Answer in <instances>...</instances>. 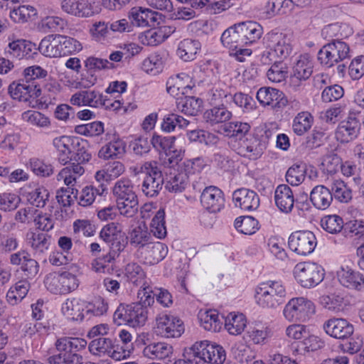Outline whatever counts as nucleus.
<instances>
[{
	"label": "nucleus",
	"mask_w": 364,
	"mask_h": 364,
	"mask_svg": "<svg viewBox=\"0 0 364 364\" xmlns=\"http://www.w3.org/2000/svg\"><path fill=\"white\" fill-rule=\"evenodd\" d=\"M55 345L58 353L48 358L50 364H83V357L78 352L85 348L87 341L85 339L61 337Z\"/></svg>",
	"instance_id": "obj_1"
},
{
	"label": "nucleus",
	"mask_w": 364,
	"mask_h": 364,
	"mask_svg": "<svg viewBox=\"0 0 364 364\" xmlns=\"http://www.w3.org/2000/svg\"><path fill=\"white\" fill-rule=\"evenodd\" d=\"M134 184L127 178L118 180L112 188L119 213L127 218L134 217L138 212L139 201Z\"/></svg>",
	"instance_id": "obj_2"
},
{
	"label": "nucleus",
	"mask_w": 364,
	"mask_h": 364,
	"mask_svg": "<svg viewBox=\"0 0 364 364\" xmlns=\"http://www.w3.org/2000/svg\"><path fill=\"white\" fill-rule=\"evenodd\" d=\"M287 291L279 281L269 280L259 284L255 289V299L263 309H275L284 303Z\"/></svg>",
	"instance_id": "obj_3"
},
{
	"label": "nucleus",
	"mask_w": 364,
	"mask_h": 364,
	"mask_svg": "<svg viewBox=\"0 0 364 364\" xmlns=\"http://www.w3.org/2000/svg\"><path fill=\"white\" fill-rule=\"evenodd\" d=\"M267 50L262 55V60L273 61L275 58H286L292 51L291 37L287 33L272 31L266 34L264 38Z\"/></svg>",
	"instance_id": "obj_4"
},
{
	"label": "nucleus",
	"mask_w": 364,
	"mask_h": 364,
	"mask_svg": "<svg viewBox=\"0 0 364 364\" xmlns=\"http://www.w3.org/2000/svg\"><path fill=\"white\" fill-rule=\"evenodd\" d=\"M44 284L50 293L63 295L75 291L80 285V280L70 272H55L46 276Z\"/></svg>",
	"instance_id": "obj_5"
},
{
	"label": "nucleus",
	"mask_w": 364,
	"mask_h": 364,
	"mask_svg": "<svg viewBox=\"0 0 364 364\" xmlns=\"http://www.w3.org/2000/svg\"><path fill=\"white\" fill-rule=\"evenodd\" d=\"M148 314V309L140 304H120L114 313L113 320L117 325L127 324L136 328L146 323Z\"/></svg>",
	"instance_id": "obj_6"
},
{
	"label": "nucleus",
	"mask_w": 364,
	"mask_h": 364,
	"mask_svg": "<svg viewBox=\"0 0 364 364\" xmlns=\"http://www.w3.org/2000/svg\"><path fill=\"white\" fill-rule=\"evenodd\" d=\"M193 356L197 359L196 364H223L226 358L223 348L208 341L196 342L191 348Z\"/></svg>",
	"instance_id": "obj_7"
},
{
	"label": "nucleus",
	"mask_w": 364,
	"mask_h": 364,
	"mask_svg": "<svg viewBox=\"0 0 364 364\" xmlns=\"http://www.w3.org/2000/svg\"><path fill=\"white\" fill-rule=\"evenodd\" d=\"M315 311V305L311 300L304 297H295L285 305L283 315L289 322H305Z\"/></svg>",
	"instance_id": "obj_8"
},
{
	"label": "nucleus",
	"mask_w": 364,
	"mask_h": 364,
	"mask_svg": "<svg viewBox=\"0 0 364 364\" xmlns=\"http://www.w3.org/2000/svg\"><path fill=\"white\" fill-rule=\"evenodd\" d=\"M294 274L301 287L311 288L323 281L325 273L323 267L317 263L304 262L295 266Z\"/></svg>",
	"instance_id": "obj_9"
},
{
	"label": "nucleus",
	"mask_w": 364,
	"mask_h": 364,
	"mask_svg": "<svg viewBox=\"0 0 364 364\" xmlns=\"http://www.w3.org/2000/svg\"><path fill=\"white\" fill-rule=\"evenodd\" d=\"M141 172L145 174L141 184V191L149 198L159 195L164 183V178L156 161L146 162L141 166Z\"/></svg>",
	"instance_id": "obj_10"
},
{
	"label": "nucleus",
	"mask_w": 364,
	"mask_h": 364,
	"mask_svg": "<svg viewBox=\"0 0 364 364\" xmlns=\"http://www.w3.org/2000/svg\"><path fill=\"white\" fill-rule=\"evenodd\" d=\"M350 57V48L343 41L329 42L320 49L318 53V60L326 68Z\"/></svg>",
	"instance_id": "obj_11"
},
{
	"label": "nucleus",
	"mask_w": 364,
	"mask_h": 364,
	"mask_svg": "<svg viewBox=\"0 0 364 364\" xmlns=\"http://www.w3.org/2000/svg\"><path fill=\"white\" fill-rule=\"evenodd\" d=\"M185 331L181 319L171 314H159L156 317L155 333L164 338H179Z\"/></svg>",
	"instance_id": "obj_12"
},
{
	"label": "nucleus",
	"mask_w": 364,
	"mask_h": 364,
	"mask_svg": "<svg viewBox=\"0 0 364 364\" xmlns=\"http://www.w3.org/2000/svg\"><path fill=\"white\" fill-rule=\"evenodd\" d=\"M360 114L359 111L350 110L347 119L339 124L335 133L338 141L348 143L358 136L360 128Z\"/></svg>",
	"instance_id": "obj_13"
},
{
	"label": "nucleus",
	"mask_w": 364,
	"mask_h": 364,
	"mask_svg": "<svg viewBox=\"0 0 364 364\" xmlns=\"http://www.w3.org/2000/svg\"><path fill=\"white\" fill-rule=\"evenodd\" d=\"M315 235L308 230L296 231L291 233L289 237V248L300 255L311 253L316 246Z\"/></svg>",
	"instance_id": "obj_14"
},
{
	"label": "nucleus",
	"mask_w": 364,
	"mask_h": 364,
	"mask_svg": "<svg viewBox=\"0 0 364 364\" xmlns=\"http://www.w3.org/2000/svg\"><path fill=\"white\" fill-rule=\"evenodd\" d=\"M100 237L109 246V248L124 250L128 245V237L118 223L111 222L105 225L100 232Z\"/></svg>",
	"instance_id": "obj_15"
},
{
	"label": "nucleus",
	"mask_w": 364,
	"mask_h": 364,
	"mask_svg": "<svg viewBox=\"0 0 364 364\" xmlns=\"http://www.w3.org/2000/svg\"><path fill=\"white\" fill-rule=\"evenodd\" d=\"M235 143L237 144L234 146L236 147L237 154L252 160L259 158L265 149V144L258 137L251 134L245 136V138L240 139Z\"/></svg>",
	"instance_id": "obj_16"
},
{
	"label": "nucleus",
	"mask_w": 364,
	"mask_h": 364,
	"mask_svg": "<svg viewBox=\"0 0 364 364\" xmlns=\"http://www.w3.org/2000/svg\"><path fill=\"white\" fill-rule=\"evenodd\" d=\"M9 92L14 100L31 103L41 95V90L40 85L26 83L21 79L16 85H9Z\"/></svg>",
	"instance_id": "obj_17"
},
{
	"label": "nucleus",
	"mask_w": 364,
	"mask_h": 364,
	"mask_svg": "<svg viewBox=\"0 0 364 364\" xmlns=\"http://www.w3.org/2000/svg\"><path fill=\"white\" fill-rule=\"evenodd\" d=\"M132 26L138 27H155L159 23L160 14L149 9L141 6L133 7L128 14Z\"/></svg>",
	"instance_id": "obj_18"
},
{
	"label": "nucleus",
	"mask_w": 364,
	"mask_h": 364,
	"mask_svg": "<svg viewBox=\"0 0 364 364\" xmlns=\"http://www.w3.org/2000/svg\"><path fill=\"white\" fill-rule=\"evenodd\" d=\"M202 206L210 213L220 212L225 205L223 192L218 187H205L200 195Z\"/></svg>",
	"instance_id": "obj_19"
},
{
	"label": "nucleus",
	"mask_w": 364,
	"mask_h": 364,
	"mask_svg": "<svg viewBox=\"0 0 364 364\" xmlns=\"http://www.w3.org/2000/svg\"><path fill=\"white\" fill-rule=\"evenodd\" d=\"M340 284L344 287L357 291H364V275L348 266H341L337 272Z\"/></svg>",
	"instance_id": "obj_20"
},
{
	"label": "nucleus",
	"mask_w": 364,
	"mask_h": 364,
	"mask_svg": "<svg viewBox=\"0 0 364 364\" xmlns=\"http://www.w3.org/2000/svg\"><path fill=\"white\" fill-rule=\"evenodd\" d=\"M256 97L262 106H271L273 109H282L286 107L288 102L283 92L272 87L259 88Z\"/></svg>",
	"instance_id": "obj_21"
},
{
	"label": "nucleus",
	"mask_w": 364,
	"mask_h": 364,
	"mask_svg": "<svg viewBox=\"0 0 364 364\" xmlns=\"http://www.w3.org/2000/svg\"><path fill=\"white\" fill-rule=\"evenodd\" d=\"M323 328L328 335L337 339L348 338L354 331V327L350 322L338 318H332L325 321Z\"/></svg>",
	"instance_id": "obj_22"
},
{
	"label": "nucleus",
	"mask_w": 364,
	"mask_h": 364,
	"mask_svg": "<svg viewBox=\"0 0 364 364\" xmlns=\"http://www.w3.org/2000/svg\"><path fill=\"white\" fill-rule=\"evenodd\" d=\"M232 200L236 207L243 210H255L259 206V196L247 188H240L233 192Z\"/></svg>",
	"instance_id": "obj_23"
},
{
	"label": "nucleus",
	"mask_w": 364,
	"mask_h": 364,
	"mask_svg": "<svg viewBox=\"0 0 364 364\" xmlns=\"http://www.w3.org/2000/svg\"><path fill=\"white\" fill-rule=\"evenodd\" d=\"M106 140L107 144L103 146L99 151L98 156L103 159H109L119 157L125 152V143L115 133H107Z\"/></svg>",
	"instance_id": "obj_24"
},
{
	"label": "nucleus",
	"mask_w": 364,
	"mask_h": 364,
	"mask_svg": "<svg viewBox=\"0 0 364 364\" xmlns=\"http://www.w3.org/2000/svg\"><path fill=\"white\" fill-rule=\"evenodd\" d=\"M274 201L277 207L282 212L290 213L295 201L291 188L286 184L279 185L274 191Z\"/></svg>",
	"instance_id": "obj_25"
},
{
	"label": "nucleus",
	"mask_w": 364,
	"mask_h": 364,
	"mask_svg": "<svg viewBox=\"0 0 364 364\" xmlns=\"http://www.w3.org/2000/svg\"><path fill=\"white\" fill-rule=\"evenodd\" d=\"M314 63L309 54L305 53L299 55L292 68V80L305 81L309 79L313 73Z\"/></svg>",
	"instance_id": "obj_26"
},
{
	"label": "nucleus",
	"mask_w": 364,
	"mask_h": 364,
	"mask_svg": "<svg viewBox=\"0 0 364 364\" xmlns=\"http://www.w3.org/2000/svg\"><path fill=\"white\" fill-rule=\"evenodd\" d=\"M70 103L77 106L100 107L102 104V95L95 90H80L70 98Z\"/></svg>",
	"instance_id": "obj_27"
},
{
	"label": "nucleus",
	"mask_w": 364,
	"mask_h": 364,
	"mask_svg": "<svg viewBox=\"0 0 364 364\" xmlns=\"http://www.w3.org/2000/svg\"><path fill=\"white\" fill-rule=\"evenodd\" d=\"M245 46L257 42L263 33L262 26L255 21H244L237 23Z\"/></svg>",
	"instance_id": "obj_28"
},
{
	"label": "nucleus",
	"mask_w": 364,
	"mask_h": 364,
	"mask_svg": "<svg viewBox=\"0 0 364 364\" xmlns=\"http://www.w3.org/2000/svg\"><path fill=\"white\" fill-rule=\"evenodd\" d=\"M14 4L10 6L9 16L11 19L18 23H23L32 21L37 15V10L31 5H21L16 2V0H9Z\"/></svg>",
	"instance_id": "obj_29"
},
{
	"label": "nucleus",
	"mask_w": 364,
	"mask_h": 364,
	"mask_svg": "<svg viewBox=\"0 0 364 364\" xmlns=\"http://www.w3.org/2000/svg\"><path fill=\"white\" fill-rule=\"evenodd\" d=\"M86 301L80 298H69L63 304L61 311L68 318L77 321H81L85 317L83 313Z\"/></svg>",
	"instance_id": "obj_30"
},
{
	"label": "nucleus",
	"mask_w": 364,
	"mask_h": 364,
	"mask_svg": "<svg viewBox=\"0 0 364 364\" xmlns=\"http://www.w3.org/2000/svg\"><path fill=\"white\" fill-rule=\"evenodd\" d=\"M189 182L187 173H181L178 169L171 170L164 179L166 189L172 193H181Z\"/></svg>",
	"instance_id": "obj_31"
},
{
	"label": "nucleus",
	"mask_w": 364,
	"mask_h": 364,
	"mask_svg": "<svg viewBox=\"0 0 364 364\" xmlns=\"http://www.w3.org/2000/svg\"><path fill=\"white\" fill-rule=\"evenodd\" d=\"M75 138L61 136L55 138L53 141V146L58 151V161L64 165L72 161V151L73 146H75Z\"/></svg>",
	"instance_id": "obj_32"
},
{
	"label": "nucleus",
	"mask_w": 364,
	"mask_h": 364,
	"mask_svg": "<svg viewBox=\"0 0 364 364\" xmlns=\"http://www.w3.org/2000/svg\"><path fill=\"white\" fill-rule=\"evenodd\" d=\"M310 200L316 208L326 210L333 201L331 191L323 185L316 186L310 193Z\"/></svg>",
	"instance_id": "obj_33"
},
{
	"label": "nucleus",
	"mask_w": 364,
	"mask_h": 364,
	"mask_svg": "<svg viewBox=\"0 0 364 364\" xmlns=\"http://www.w3.org/2000/svg\"><path fill=\"white\" fill-rule=\"evenodd\" d=\"M200 48L201 44L199 41L186 38L179 42L176 54L179 58L185 62L192 61L196 59Z\"/></svg>",
	"instance_id": "obj_34"
},
{
	"label": "nucleus",
	"mask_w": 364,
	"mask_h": 364,
	"mask_svg": "<svg viewBox=\"0 0 364 364\" xmlns=\"http://www.w3.org/2000/svg\"><path fill=\"white\" fill-rule=\"evenodd\" d=\"M62 10L77 17H90L94 12L87 5L79 0H60Z\"/></svg>",
	"instance_id": "obj_35"
},
{
	"label": "nucleus",
	"mask_w": 364,
	"mask_h": 364,
	"mask_svg": "<svg viewBox=\"0 0 364 364\" xmlns=\"http://www.w3.org/2000/svg\"><path fill=\"white\" fill-rule=\"evenodd\" d=\"M108 189L105 185L100 184L97 186L90 185L84 187L78 197V204L83 207H87L93 203L97 195L102 196L107 194Z\"/></svg>",
	"instance_id": "obj_36"
},
{
	"label": "nucleus",
	"mask_w": 364,
	"mask_h": 364,
	"mask_svg": "<svg viewBox=\"0 0 364 364\" xmlns=\"http://www.w3.org/2000/svg\"><path fill=\"white\" fill-rule=\"evenodd\" d=\"M60 43L59 35H48L41 40L38 50L46 57H61Z\"/></svg>",
	"instance_id": "obj_37"
},
{
	"label": "nucleus",
	"mask_w": 364,
	"mask_h": 364,
	"mask_svg": "<svg viewBox=\"0 0 364 364\" xmlns=\"http://www.w3.org/2000/svg\"><path fill=\"white\" fill-rule=\"evenodd\" d=\"M26 239L35 254L38 255L43 254L50 245V236L43 232L31 231L27 233Z\"/></svg>",
	"instance_id": "obj_38"
},
{
	"label": "nucleus",
	"mask_w": 364,
	"mask_h": 364,
	"mask_svg": "<svg viewBox=\"0 0 364 364\" xmlns=\"http://www.w3.org/2000/svg\"><path fill=\"white\" fill-rule=\"evenodd\" d=\"M352 33L351 28L346 24L333 23L326 26L321 31L324 38L329 42L343 41V38L350 36Z\"/></svg>",
	"instance_id": "obj_39"
},
{
	"label": "nucleus",
	"mask_w": 364,
	"mask_h": 364,
	"mask_svg": "<svg viewBox=\"0 0 364 364\" xmlns=\"http://www.w3.org/2000/svg\"><path fill=\"white\" fill-rule=\"evenodd\" d=\"M220 41L224 47L234 51L238 47H245V43L238 31L237 24L226 29L222 34Z\"/></svg>",
	"instance_id": "obj_40"
},
{
	"label": "nucleus",
	"mask_w": 364,
	"mask_h": 364,
	"mask_svg": "<svg viewBox=\"0 0 364 364\" xmlns=\"http://www.w3.org/2000/svg\"><path fill=\"white\" fill-rule=\"evenodd\" d=\"M231 117L232 112L228 110V107L225 106L214 105L203 113L204 120L211 125L225 122Z\"/></svg>",
	"instance_id": "obj_41"
},
{
	"label": "nucleus",
	"mask_w": 364,
	"mask_h": 364,
	"mask_svg": "<svg viewBox=\"0 0 364 364\" xmlns=\"http://www.w3.org/2000/svg\"><path fill=\"white\" fill-rule=\"evenodd\" d=\"M172 346L166 343H151L144 349V354L151 359H164L172 354Z\"/></svg>",
	"instance_id": "obj_42"
},
{
	"label": "nucleus",
	"mask_w": 364,
	"mask_h": 364,
	"mask_svg": "<svg viewBox=\"0 0 364 364\" xmlns=\"http://www.w3.org/2000/svg\"><path fill=\"white\" fill-rule=\"evenodd\" d=\"M85 172L82 165L72 164L63 168L58 175V180H63L67 186H73L77 178L81 176Z\"/></svg>",
	"instance_id": "obj_43"
},
{
	"label": "nucleus",
	"mask_w": 364,
	"mask_h": 364,
	"mask_svg": "<svg viewBox=\"0 0 364 364\" xmlns=\"http://www.w3.org/2000/svg\"><path fill=\"white\" fill-rule=\"evenodd\" d=\"M203 101L195 97L186 96L176 102L177 109L181 112L191 116H196L200 111Z\"/></svg>",
	"instance_id": "obj_44"
},
{
	"label": "nucleus",
	"mask_w": 364,
	"mask_h": 364,
	"mask_svg": "<svg viewBox=\"0 0 364 364\" xmlns=\"http://www.w3.org/2000/svg\"><path fill=\"white\" fill-rule=\"evenodd\" d=\"M247 321L242 314H230L225 319V328L232 335L241 334L246 327Z\"/></svg>",
	"instance_id": "obj_45"
},
{
	"label": "nucleus",
	"mask_w": 364,
	"mask_h": 364,
	"mask_svg": "<svg viewBox=\"0 0 364 364\" xmlns=\"http://www.w3.org/2000/svg\"><path fill=\"white\" fill-rule=\"evenodd\" d=\"M129 238L132 246L142 247L150 243L151 236L146 228L139 225L132 230Z\"/></svg>",
	"instance_id": "obj_46"
},
{
	"label": "nucleus",
	"mask_w": 364,
	"mask_h": 364,
	"mask_svg": "<svg viewBox=\"0 0 364 364\" xmlns=\"http://www.w3.org/2000/svg\"><path fill=\"white\" fill-rule=\"evenodd\" d=\"M113 341L109 338L100 336L89 343L88 348L90 352L95 355H108L113 347Z\"/></svg>",
	"instance_id": "obj_47"
},
{
	"label": "nucleus",
	"mask_w": 364,
	"mask_h": 364,
	"mask_svg": "<svg viewBox=\"0 0 364 364\" xmlns=\"http://www.w3.org/2000/svg\"><path fill=\"white\" fill-rule=\"evenodd\" d=\"M75 146H73L72 151V161H76L75 164L82 165L84 163L88 162L92 155L86 149L87 141L80 138L75 137L74 141Z\"/></svg>",
	"instance_id": "obj_48"
},
{
	"label": "nucleus",
	"mask_w": 364,
	"mask_h": 364,
	"mask_svg": "<svg viewBox=\"0 0 364 364\" xmlns=\"http://www.w3.org/2000/svg\"><path fill=\"white\" fill-rule=\"evenodd\" d=\"M332 197L341 203H348L352 200V190L344 181L341 180H335L331 185Z\"/></svg>",
	"instance_id": "obj_49"
},
{
	"label": "nucleus",
	"mask_w": 364,
	"mask_h": 364,
	"mask_svg": "<svg viewBox=\"0 0 364 364\" xmlns=\"http://www.w3.org/2000/svg\"><path fill=\"white\" fill-rule=\"evenodd\" d=\"M312 122L313 117L309 112H300L295 117L293 120V131L296 134L301 136L311 128Z\"/></svg>",
	"instance_id": "obj_50"
},
{
	"label": "nucleus",
	"mask_w": 364,
	"mask_h": 364,
	"mask_svg": "<svg viewBox=\"0 0 364 364\" xmlns=\"http://www.w3.org/2000/svg\"><path fill=\"white\" fill-rule=\"evenodd\" d=\"M258 221L252 216H241L236 218L235 227L245 235H252L259 229Z\"/></svg>",
	"instance_id": "obj_51"
},
{
	"label": "nucleus",
	"mask_w": 364,
	"mask_h": 364,
	"mask_svg": "<svg viewBox=\"0 0 364 364\" xmlns=\"http://www.w3.org/2000/svg\"><path fill=\"white\" fill-rule=\"evenodd\" d=\"M200 324L204 329L210 331H218L221 328V321L215 311L209 310L200 314Z\"/></svg>",
	"instance_id": "obj_52"
},
{
	"label": "nucleus",
	"mask_w": 364,
	"mask_h": 364,
	"mask_svg": "<svg viewBox=\"0 0 364 364\" xmlns=\"http://www.w3.org/2000/svg\"><path fill=\"white\" fill-rule=\"evenodd\" d=\"M176 137L174 136H162L158 134H154L151 144L153 147L158 151H164L167 156L170 155L173 150Z\"/></svg>",
	"instance_id": "obj_53"
},
{
	"label": "nucleus",
	"mask_w": 364,
	"mask_h": 364,
	"mask_svg": "<svg viewBox=\"0 0 364 364\" xmlns=\"http://www.w3.org/2000/svg\"><path fill=\"white\" fill-rule=\"evenodd\" d=\"M151 232L159 239L166 236L167 231L165 226V212L163 209L159 210L151 223Z\"/></svg>",
	"instance_id": "obj_54"
},
{
	"label": "nucleus",
	"mask_w": 364,
	"mask_h": 364,
	"mask_svg": "<svg viewBox=\"0 0 364 364\" xmlns=\"http://www.w3.org/2000/svg\"><path fill=\"white\" fill-rule=\"evenodd\" d=\"M233 105L241 108L244 112H250L255 107V102L253 97L242 92L232 94L230 107H232Z\"/></svg>",
	"instance_id": "obj_55"
},
{
	"label": "nucleus",
	"mask_w": 364,
	"mask_h": 364,
	"mask_svg": "<svg viewBox=\"0 0 364 364\" xmlns=\"http://www.w3.org/2000/svg\"><path fill=\"white\" fill-rule=\"evenodd\" d=\"M250 125L245 122H230L225 124L224 130L227 133V135L235 137L237 141L241 138H245V136L250 134L249 133Z\"/></svg>",
	"instance_id": "obj_56"
},
{
	"label": "nucleus",
	"mask_w": 364,
	"mask_h": 364,
	"mask_svg": "<svg viewBox=\"0 0 364 364\" xmlns=\"http://www.w3.org/2000/svg\"><path fill=\"white\" fill-rule=\"evenodd\" d=\"M189 122L176 114H169L164 117L161 124V129L166 132H171L175 129L176 127L184 128L188 126Z\"/></svg>",
	"instance_id": "obj_57"
},
{
	"label": "nucleus",
	"mask_w": 364,
	"mask_h": 364,
	"mask_svg": "<svg viewBox=\"0 0 364 364\" xmlns=\"http://www.w3.org/2000/svg\"><path fill=\"white\" fill-rule=\"evenodd\" d=\"M104 124L100 121L77 125L75 127V132L86 136H97L104 132Z\"/></svg>",
	"instance_id": "obj_58"
},
{
	"label": "nucleus",
	"mask_w": 364,
	"mask_h": 364,
	"mask_svg": "<svg viewBox=\"0 0 364 364\" xmlns=\"http://www.w3.org/2000/svg\"><path fill=\"white\" fill-rule=\"evenodd\" d=\"M321 225L328 232L336 234L343 229V220L341 217L337 215H326L321 219Z\"/></svg>",
	"instance_id": "obj_59"
},
{
	"label": "nucleus",
	"mask_w": 364,
	"mask_h": 364,
	"mask_svg": "<svg viewBox=\"0 0 364 364\" xmlns=\"http://www.w3.org/2000/svg\"><path fill=\"white\" fill-rule=\"evenodd\" d=\"M29 167L34 174L41 177H48L53 173L50 164L38 158H32L29 161Z\"/></svg>",
	"instance_id": "obj_60"
},
{
	"label": "nucleus",
	"mask_w": 364,
	"mask_h": 364,
	"mask_svg": "<svg viewBox=\"0 0 364 364\" xmlns=\"http://www.w3.org/2000/svg\"><path fill=\"white\" fill-rule=\"evenodd\" d=\"M319 302L325 309L333 312L343 309V298L339 295H323L319 298Z\"/></svg>",
	"instance_id": "obj_61"
},
{
	"label": "nucleus",
	"mask_w": 364,
	"mask_h": 364,
	"mask_svg": "<svg viewBox=\"0 0 364 364\" xmlns=\"http://www.w3.org/2000/svg\"><path fill=\"white\" fill-rule=\"evenodd\" d=\"M211 102L214 105L230 107L232 93L229 88L214 87L212 90Z\"/></svg>",
	"instance_id": "obj_62"
},
{
	"label": "nucleus",
	"mask_w": 364,
	"mask_h": 364,
	"mask_svg": "<svg viewBox=\"0 0 364 364\" xmlns=\"http://www.w3.org/2000/svg\"><path fill=\"white\" fill-rule=\"evenodd\" d=\"M61 56L69 55L82 50L81 43L76 39L59 35Z\"/></svg>",
	"instance_id": "obj_63"
},
{
	"label": "nucleus",
	"mask_w": 364,
	"mask_h": 364,
	"mask_svg": "<svg viewBox=\"0 0 364 364\" xmlns=\"http://www.w3.org/2000/svg\"><path fill=\"white\" fill-rule=\"evenodd\" d=\"M21 202L20 197L13 193L4 192L0 193V210L10 212L16 210Z\"/></svg>",
	"instance_id": "obj_64"
}]
</instances>
